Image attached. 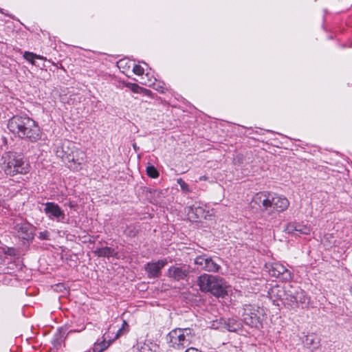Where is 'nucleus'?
Returning <instances> with one entry per match:
<instances>
[{
	"label": "nucleus",
	"mask_w": 352,
	"mask_h": 352,
	"mask_svg": "<svg viewBox=\"0 0 352 352\" xmlns=\"http://www.w3.org/2000/svg\"><path fill=\"white\" fill-rule=\"evenodd\" d=\"M74 147L75 145L72 142L65 140L56 147V155L66 162Z\"/></svg>",
	"instance_id": "f3484780"
},
{
	"label": "nucleus",
	"mask_w": 352,
	"mask_h": 352,
	"mask_svg": "<svg viewBox=\"0 0 352 352\" xmlns=\"http://www.w3.org/2000/svg\"><path fill=\"white\" fill-rule=\"evenodd\" d=\"M35 58H36V59H41V60L45 59L43 56H40V55H37L36 54H35Z\"/></svg>",
	"instance_id": "e433bc0d"
},
{
	"label": "nucleus",
	"mask_w": 352,
	"mask_h": 352,
	"mask_svg": "<svg viewBox=\"0 0 352 352\" xmlns=\"http://www.w3.org/2000/svg\"><path fill=\"white\" fill-rule=\"evenodd\" d=\"M177 183L183 190L188 191V185L182 179H178Z\"/></svg>",
	"instance_id": "473e14b6"
},
{
	"label": "nucleus",
	"mask_w": 352,
	"mask_h": 352,
	"mask_svg": "<svg viewBox=\"0 0 352 352\" xmlns=\"http://www.w3.org/2000/svg\"><path fill=\"white\" fill-rule=\"evenodd\" d=\"M195 337V331L191 328H177L170 331L166 336V341L170 346L178 350L188 347Z\"/></svg>",
	"instance_id": "20e7f679"
},
{
	"label": "nucleus",
	"mask_w": 352,
	"mask_h": 352,
	"mask_svg": "<svg viewBox=\"0 0 352 352\" xmlns=\"http://www.w3.org/2000/svg\"><path fill=\"white\" fill-rule=\"evenodd\" d=\"M157 348V345L149 340L138 342L132 347V352H154Z\"/></svg>",
	"instance_id": "6ab92c4d"
},
{
	"label": "nucleus",
	"mask_w": 352,
	"mask_h": 352,
	"mask_svg": "<svg viewBox=\"0 0 352 352\" xmlns=\"http://www.w3.org/2000/svg\"><path fill=\"white\" fill-rule=\"evenodd\" d=\"M86 159L85 152L75 146L66 162L70 163L69 167L71 168L79 170L81 169V165L86 162Z\"/></svg>",
	"instance_id": "f8f14e48"
},
{
	"label": "nucleus",
	"mask_w": 352,
	"mask_h": 352,
	"mask_svg": "<svg viewBox=\"0 0 352 352\" xmlns=\"http://www.w3.org/2000/svg\"><path fill=\"white\" fill-rule=\"evenodd\" d=\"M111 343V341H106L105 339L99 342H96L92 348V352H102L110 346Z\"/></svg>",
	"instance_id": "5701e85b"
},
{
	"label": "nucleus",
	"mask_w": 352,
	"mask_h": 352,
	"mask_svg": "<svg viewBox=\"0 0 352 352\" xmlns=\"http://www.w3.org/2000/svg\"><path fill=\"white\" fill-rule=\"evenodd\" d=\"M44 205V212L50 219L56 220L58 222L65 220V214L57 204L47 202Z\"/></svg>",
	"instance_id": "4468645a"
},
{
	"label": "nucleus",
	"mask_w": 352,
	"mask_h": 352,
	"mask_svg": "<svg viewBox=\"0 0 352 352\" xmlns=\"http://www.w3.org/2000/svg\"><path fill=\"white\" fill-rule=\"evenodd\" d=\"M23 58L28 62L31 63L32 65H35L34 59H35V54L30 52H25L23 54Z\"/></svg>",
	"instance_id": "c85d7f7f"
},
{
	"label": "nucleus",
	"mask_w": 352,
	"mask_h": 352,
	"mask_svg": "<svg viewBox=\"0 0 352 352\" xmlns=\"http://www.w3.org/2000/svg\"><path fill=\"white\" fill-rule=\"evenodd\" d=\"M303 342L306 346H313L314 348L316 347L319 344L317 336L314 333L308 334L306 336Z\"/></svg>",
	"instance_id": "b1692460"
},
{
	"label": "nucleus",
	"mask_w": 352,
	"mask_h": 352,
	"mask_svg": "<svg viewBox=\"0 0 352 352\" xmlns=\"http://www.w3.org/2000/svg\"><path fill=\"white\" fill-rule=\"evenodd\" d=\"M85 329V326H83V327H82V329H80V330H71V331H69V332H76V331L80 332V331H81L84 330Z\"/></svg>",
	"instance_id": "4c0bfd02"
},
{
	"label": "nucleus",
	"mask_w": 352,
	"mask_h": 352,
	"mask_svg": "<svg viewBox=\"0 0 352 352\" xmlns=\"http://www.w3.org/2000/svg\"><path fill=\"white\" fill-rule=\"evenodd\" d=\"M289 206V201L286 197L272 192L270 215L280 214Z\"/></svg>",
	"instance_id": "9d476101"
},
{
	"label": "nucleus",
	"mask_w": 352,
	"mask_h": 352,
	"mask_svg": "<svg viewBox=\"0 0 352 352\" xmlns=\"http://www.w3.org/2000/svg\"><path fill=\"white\" fill-rule=\"evenodd\" d=\"M185 211L188 218L191 221H197L198 219L206 218L208 210H206V206L201 202H195L192 205L186 208Z\"/></svg>",
	"instance_id": "9b49d317"
},
{
	"label": "nucleus",
	"mask_w": 352,
	"mask_h": 352,
	"mask_svg": "<svg viewBox=\"0 0 352 352\" xmlns=\"http://www.w3.org/2000/svg\"><path fill=\"white\" fill-rule=\"evenodd\" d=\"M197 284L201 292H209L217 298L227 295L226 282L219 276L204 274L197 278Z\"/></svg>",
	"instance_id": "7ed1b4c3"
},
{
	"label": "nucleus",
	"mask_w": 352,
	"mask_h": 352,
	"mask_svg": "<svg viewBox=\"0 0 352 352\" xmlns=\"http://www.w3.org/2000/svg\"><path fill=\"white\" fill-rule=\"evenodd\" d=\"M265 267L270 276L279 278L282 281L289 282L294 278V274L281 263H268Z\"/></svg>",
	"instance_id": "423d86ee"
},
{
	"label": "nucleus",
	"mask_w": 352,
	"mask_h": 352,
	"mask_svg": "<svg viewBox=\"0 0 352 352\" xmlns=\"http://www.w3.org/2000/svg\"><path fill=\"white\" fill-rule=\"evenodd\" d=\"M156 81H157L156 79L154 78L153 80H152V79L148 80V82H144L142 83L146 85H148V86L153 85V88L155 90H157V91H159L160 93H162V94L165 93L166 91L167 90V89L165 87L164 83L156 82Z\"/></svg>",
	"instance_id": "4be33fe9"
},
{
	"label": "nucleus",
	"mask_w": 352,
	"mask_h": 352,
	"mask_svg": "<svg viewBox=\"0 0 352 352\" xmlns=\"http://www.w3.org/2000/svg\"><path fill=\"white\" fill-rule=\"evenodd\" d=\"M272 192L267 191L256 193L252 199L251 206L259 209L262 212L270 214Z\"/></svg>",
	"instance_id": "0eeeda50"
},
{
	"label": "nucleus",
	"mask_w": 352,
	"mask_h": 352,
	"mask_svg": "<svg viewBox=\"0 0 352 352\" xmlns=\"http://www.w3.org/2000/svg\"><path fill=\"white\" fill-rule=\"evenodd\" d=\"M18 236L23 240L32 241L35 236L36 228L28 221L16 223L14 227Z\"/></svg>",
	"instance_id": "1a4fd4ad"
},
{
	"label": "nucleus",
	"mask_w": 352,
	"mask_h": 352,
	"mask_svg": "<svg viewBox=\"0 0 352 352\" xmlns=\"http://www.w3.org/2000/svg\"><path fill=\"white\" fill-rule=\"evenodd\" d=\"M128 87L134 93H140V91H142L146 95H149L151 93L150 90L141 87L135 83H131L128 85Z\"/></svg>",
	"instance_id": "a878e982"
},
{
	"label": "nucleus",
	"mask_w": 352,
	"mask_h": 352,
	"mask_svg": "<svg viewBox=\"0 0 352 352\" xmlns=\"http://www.w3.org/2000/svg\"><path fill=\"white\" fill-rule=\"evenodd\" d=\"M124 232L128 236L134 237L138 234V229L134 225H129L126 226Z\"/></svg>",
	"instance_id": "bb28decb"
},
{
	"label": "nucleus",
	"mask_w": 352,
	"mask_h": 352,
	"mask_svg": "<svg viewBox=\"0 0 352 352\" xmlns=\"http://www.w3.org/2000/svg\"><path fill=\"white\" fill-rule=\"evenodd\" d=\"M38 239L41 240H49L50 239V232L47 230H45L39 232Z\"/></svg>",
	"instance_id": "2f4dec72"
},
{
	"label": "nucleus",
	"mask_w": 352,
	"mask_h": 352,
	"mask_svg": "<svg viewBox=\"0 0 352 352\" xmlns=\"http://www.w3.org/2000/svg\"><path fill=\"white\" fill-rule=\"evenodd\" d=\"M93 252L98 257H119L118 252L115 248L107 246L96 248Z\"/></svg>",
	"instance_id": "aec40b11"
},
{
	"label": "nucleus",
	"mask_w": 352,
	"mask_h": 352,
	"mask_svg": "<svg viewBox=\"0 0 352 352\" xmlns=\"http://www.w3.org/2000/svg\"><path fill=\"white\" fill-rule=\"evenodd\" d=\"M263 310L258 306L245 305L242 320L244 323L252 328L260 329L262 327V318Z\"/></svg>",
	"instance_id": "39448f33"
},
{
	"label": "nucleus",
	"mask_w": 352,
	"mask_h": 352,
	"mask_svg": "<svg viewBox=\"0 0 352 352\" xmlns=\"http://www.w3.org/2000/svg\"><path fill=\"white\" fill-rule=\"evenodd\" d=\"M287 294H289V291H285L283 287L279 285H275L268 291L269 298L273 301L274 304L276 300H286Z\"/></svg>",
	"instance_id": "a211bd4d"
},
{
	"label": "nucleus",
	"mask_w": 352,
	"mask_h": 352,
	"mask_svg": "<svg viewBox=\"0 0 352 352\" xmlns=\"http://www.w3.org/2000/svg\"><path fill=\"white\" fill-rule=\"evenodd\" d=\"M120 331H121V329H119V331H118V333H117V336H118V335H119V332H120Z\"/></svg>",
	"instance_id": "ea45409f"
},
{
	"label": "nucleus",
	"mask_w": 352,
	"mask_h": 352,
	"mask_svg": "<svg viewBox=\"0 0 352 352\" xmlns=\"http://www.w3.org/2000/svg\"><path fill=\"white\" fill-rule=\"evenodd\" d=\"M225 327L232 332H239L242 330V324L234 318H228L225 321Z\"/></svg>",
	"instance_id": "412c9836"
},
{
	"label": "nucleus",
	"mask_w": 352,
	"mask_h": 352,
	"mask_svg": "<svg viewBox=\"0 0 352 352\" xmlns=\"http://www.w3.org/2000/svg\"><path fill=\"white\" fill-rule=\"evenodd\" d=\"M67 205L70 208L74 207V204L72 202H69V204H67Z\"/></svg>",
	"instance_id": "58836bf2"
},
{
	"label": "nucleus",
	"mask_w": 352,
	"mask_h": 352,
	"mask_svg": "<svg viewBox=\"0 0 352 352\" xmlns=\"http://www.w3.org/2000/svg\"><path fill=\"white\" fill-rule=\"evenodd\" d=\"M209 258H210L209 256H206V259L204 260V265L202 266V268H201L202 270L206 271V266L208 265V261H209Z\"/></svg>",
	"instance_id": "72a5a7b5"
},
{
	"label": "nucleus",
	"mask_w": 352,
	"mask_h": 352,
	"mask_svg": "<svg viewBox=\"0 0 352 352\" xmlns=\"http://www.w3.org/2000/svg\"><path fill=\"white\" fill-rule=\"evenodd\" d=\"M133 72L138 76H141L144 74V69L139 65H134Z\"/></svg>",
	"instance_id": "7c9ffc66"
},
{
	"label": "nucleus",
	"mask_w": 352,
	"mask_h": 352,
	"mask_svg": "<svg viewBox=\"0 0 352 352\" xmlns=\"http://www.w3.org/2000/svg\"><path fill=\"white\" fill-rule=\"evenodd\" d=\"M206 258V255H200L195 258V264L198 265L201 270L202 268V266L204 265V262Z\"/></svg>",
	"instance_id": "c756f323"
},
{
	"label": "nucleus",
	"mask_w": 352,
	"mask_h": 352,
	"mask_svg": "<svg viewBox=\"0 0 352 352\" xmlns=\"http://www.w3.org/2000/svg\"><path fill=\"white\" fill-rule=\"evenodd\" d=\"M1 168L6 175L13 177L18 174H28L31 167L29 162L21 155L14 152H7L1 157Z\"/></svg>",
	"instance_id": "f03ea898"
},
{
	"label": "nucleus",
	"mask_w": 352,
	"mask_h": 352,
	"mask_svg": "<svg viewBox=\"0 0 352 352\" xmlns=\"http://www.w3.org/2000/svg\"><path fill=\"white\" fill-rule=\"evenodd\" d=\"M221 268L220 265L217 262L212 259L211 257L209 258L208 265L206 266L207 272H217Z\"/></svg>",
	"instance_id": "393cba45"
},
{
	"label": "nucleus",
	"mask_w": 352,
	"mask_h": 352,
	"mask_svg": "<svg viewBox=\"0 0 352 352\" xmlns=\"http://www.w3.org/2000/svg\"><path fill=\"white\" fill-rule=\"evenodd\" d=\"M146 173L151 178L155 179L159 177V172L154 166H148L146 167Z\"/></svg>",
	"instance_id": "cd10ccee"
},
{
	"label": "nucleus",
	"mask_w": 352,
	"mask_h": 352,
	"mask_svg": "<svg viewBox=\"0 0 352 352\" xmlns=\"http://www.w3.org/2000/svg\"><path fill=\"white\" fill-rule=\"evenodd\" d=\"M199 179V181H206L208 179V177L206 175L201 176Z\"/></svg>",
	"instance_id": "c9c22d12"
},
{
	"label": "nucleus",
	"mask_w": 352,
	"mask_h": 352,
	"mask_svg": "<svg viewBox=\"0 0 352 352\" xmlns=\"http://www.w3.org/2000/svg\"><path fill=\"white\" fill-rule=\"evenodd\" d=\"M189 274V267L185 265L170 266L167 272V276L177 281L186 280Z\"/></svg>",
	"instance_id": "2eb2a0df"
},
{
	"label": "nucleus",
	"mask_w": 352,
	"mask_h": 352,
	"mask_svg": "<svg viewBox=\"0 0 352 352\" xmlns=\"http://www.w3.org/2000/svg\"><path fill=\"white\" fill-rule=\"evenodd\" d=\"M185 352H202L199 350H198L197 349H195V348H193V347H190L188 349H187Z\"/></svg>",
	"instance_id": "f704fd0d"
},
{
	"label": "nucleus",
	"mask_w": 352,
	"mask_h": 352,
	"mask_svg": "<svg viewBox=\"0 0 352 352\" xmlns=\"http://www.w3.org/2000/svg\"><path fill=\"white\" fill-rule=\"evenodd\" d=\"M7 127L15 137L31 142L41 139L42 133L38 123L28 116L15 115L8 121Z\"/></svg>",
	"instance_id": "f257e3e1"
},
{
	"label": "nucleus",
	"mask_w": 352,
	"mask_h": 352,
	"mask_svg": "<svg viewBox=\"0 0 352 352\" xmlns=\"http://www.w3.org/2000/svg\"><path fill=\"white\" fill-rule=\"evenodd\" d=\"M286 230L289 234L300 236L301 234H309L311 232V228L307 225L301 223L290 222L287 225Z\"/></svg>",
	"instance_id": "dca6fc26"
},
{
	"label": "nucleus",
	"mask_w": 352,
	"mask_h": 352,
	"mask_svg": "<svg viewBox=\"0 0 352 352\" xmlns=\"http://www.w3.org/2000/svg\"><path fill=\"white\" fill-rule=\"evenodd\" d=\"M286 300L291 302L296 307L305 309L309 306L310 297L302 289H298L294 292L289 291Z\"/></svg>",
	"instance_id": "6e6552de"
},
{
	"label": "nucleus",
	"mask_w": 352,
	"mask_h": 352,
	"mask_svg": "<svg viewBox=\"0 0 352 352\" xmlns=\"http://www.w3.org/2000/svg\"><path fill=\"white\" fill-rule=\"evenodd\" d=\"M168 263L166 258L155 262H148L144 265V270L148 278H159L162 275V270Z\"/></svg>",
	"instance_id": "ddd939ff"
}]
</instances>
